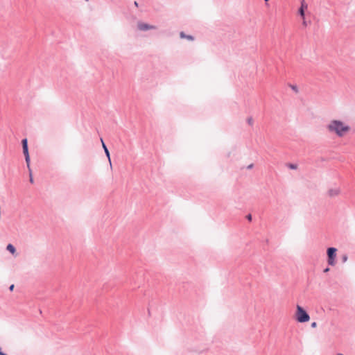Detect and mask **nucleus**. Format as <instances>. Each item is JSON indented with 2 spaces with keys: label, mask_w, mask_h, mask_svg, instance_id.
<instances>
[{
  "label": "nucleus",
  "mask_w": 355,
  "mask_h": 355,
  "mask_svg": "<svg viewBox=\"0 0 355 355\" xmlns=\"http://www.w3.org/2000/svg\"><path fill=\"white\" fill-rule=\"evenodd\" d=\"M134 4L135 6H137V7L138 6V3L137 1H135Z\"/></svg>",
  "instance_id": "obj_20"
},
{
  "label": "nucleus",
  "mask_w": 355,
  "mask_h": 355,
  "mask_svg": "<svg viewBox=\"0 0 355 355\" xmlns=\"http://www.w3.org/2000/svg\"><path fill=\"white\" fill-rule=\"evenodd\" d=\"M13 289H14V285L12 284L11 286H10L9 290L12 291Z\"/></svg>",
  "instance_id": "obj_17"
},
{
  "label": "nucleus",
  "mask_w": 355,
  "mask_h": 355,
  "mask_svg": "<svg viewBox=\"0 0 355 355\" xmlns=\"http://www.w3.org/2000/svg\"><path fill=\"white\" fill-rule=\"evenodd\" d=\"M101 141H102V144H103V148L104 149L105 153L107 157L108 158L110 164H111V159H110V156L109 150H108L107 148L106 147L105 144H104V142L103 141V139H101Z\"/></svg>",
  "instance_id": "obj_10"
},
{
  "label": "nucleus",
  "mask_w": 355,
  "mask_h": 355,
  "mask_svg": "<svg viewBox=\"0 0 355 355\" xmlns=\"http://www.w3.org/2000/svg\"><path fill=\"white\" fill-rule=\"evenodd\" d=\"M303 24H304V26H306V22L305 21H303Z\"/></svg>",
  "instance_id": "obj_23"
},
{
  "label": "nucleus",
  "mask_w": 355,
  "mask_h": 355,
  "mask_svg": "<svg viewBox=\"0 0 355 355\" xmlns=\"http://www.w3.org/2000/svg\"><path fill=\"white\" fill-rule=\"evenodd\" d=\"M21 143H22L23 153L25 157L26 163L27 164V167L29 168L30 156H29V153H28L27 139H24L21 141Z\"/></svg>",
  "instance_id": "obj_4"
},
{
  "label": "nucleus",
  "mask_w": 355,
  "mask_h": 355,
  "mask_svg": "<svg viewBox=\"0 0 355 355\" xmlns=\"http://www.w3.org/2000/svg\"><path fill=\"white\" fill-rule=\"evenodd\" d=\"M247 121H248V123L250 125H252L253 124V119L252 117H249L248 119H247Z\"/></svg>",
  "instance_id": "obj_13"
},
{
  "label": "nucleus",
  "mask_w": 355,
  "mask_h": 355,
  "mask_svg": "<svg viewBox=\"0 0 355 355\" xmlns=\"http://www.w3.org/2000/svg\"><path fill=\"white\" fill-rule=\"evenodd\" d=\"M327 130L339 138L345 137L351 130V127L345 122L339 119L331 120L327 125Z\"/></svg>",
  "instance_id": "obj_1"
},
{
  "label": "nucleus",
  "mask_w": 355,
  "mask_h": 355,
  "mask_svg": "<svg viewBox=\"0 0 355 355\" xmlns=\"http://www.w3.org/2000/svg\"><path fill=\"white\" fill-rule=\"evenodd\" d=\"M340 193V189L338 187H335L330 189L328 191L329 196L331 197H334L338 196Z\"/></svg>",
  "instance_id": "obj_7"
},
{
  "label": "nucleus",
  "mask_w": 355,
  "mask_h": 355,
  "mask_svg": "<svg viewBox=\"0 0 355 355\" xmlns=\"http://www.w3.org/2000/svg\"><path fill=\"white\" fill-rule=\"evenodd\" d=\"M86 1H89V0H85Z\"/></svg>",
  "instance_id": "obj_26"
},
{
  "label": "nucleus",
  "mask_w": 355,
  "mask_h": 355,
  "mask_svg": "<svg viewBox=\"0 0 355 355\" xmlns=\"http://www.w3.org/2000/svg\"><path fill=\"white\" fill-rule=\"evenodd\" d=\"M6 250L10 252L12 255L16 256V249L12 244H8L6 246Z\"/></svg>",
  "instance_id": "obj_8"
},
{
  "label": "nucleus",
  "mask_w": 355,
  "mask_h": 355,
  "mask_svg": "<svg viewBox=\"0 0 355 355\" xmlns=\"http://www.w3.org/2000/svg\"><path fill=\"white\" fill-rule=\"evenodd\" d=\"M311 326L312 328H315L317 327V323L315 322H313L311 323Z\"/></svg>",
  "instance_id": "obj_15"
},
{
  "label": "nucleus",
  "mask_w": 355,
  "mask_h": 355,
  "mask_svg": "<svg viewBox=\"0 0 355 355\" xmlns=\"http://www.w3.org/2000/svg\"><path fill=\"white\" fill-rule=\"evenodd\" d=\"M28 168V171H29V181L31 183H33V175H32V171L31 169V167L29 166Z\"/></svg>",
  "instance_id": "obj_11"
},
{
  "label": "nucleus",
  "mask_w": 355,
  "mask_h": 355,
  "mask_svg": "<svg viewBox=\"0 0 355 355\" xmlns=\"http://www.w3.org/2000/svg\"><path fill=\"white\" fill-rule=\"evenodd\" d=\"M327 271H329V268H328L324 270V272H327Z\"/></svg>",
  "instance_id": "obj_24"
},
{
  "label": "nucleus",
  "mask_w": 355,
  "mask_h": 355,
  "mask_svg": "<svg viewBox=\"0 0 355 355\" xmlns=\"http://www.w3.org/2000/svg\"><path fill=\"white\" fill-rule=\"evenodd\" d=\"M266 2L268 1L269 0H264Z\"/></svg>",
  "instance_id": "obj_25"
},
{
  "label": "nucleus",
  "mask_w": 355,
  "mask_h": 355,
  "mask_svg": "<svg viewBox=\"0 0 355 355\" xmlns=\"http://www.w3.org/2000/svg\"><path fill=\"white\" fill-rule=\"evenodd\" d=\"M0 355H8L7 354L3 352L1 349L0 350Z\"/></svg>",
  "instance_id": "obj_18"
},
{
  "label": "nucleus",
  "mask_w": 355,
  "mask_h": 355,
  "mask_svg": "<svg viewBox=\"0 0 355 355\" xmlns=\"http://www.w3.org/2000/svg\"><path fill=\"white\" fill-rule=\"evenodd\" d=\"M137 28L141 31H150V30H156L157 29V26L150 25V24L142 22V21H139L137 23Z\"/></svg>",
  "instance_id": "obj_5"
},
{
  "label": "nucleus",
  "mask_w": 355,
  "mask_h": 355,
  "mask_svg": "<svg viewBox=\"0 0 355 355\" xmlns=\"http://www.w3.org/2000/svg\"><path fill=\"white\" fill-rule=\"evenodd\" d=\"M252 166H253L252 164H250V165H249V166H248V168H252Z\"/></svg>",
  "instance_id": "obj_21"
},
{
  "label": "nucleus",
  "mask_w": 355,
  "mask_h": 355,
  "mask_svg": "<svg viewBox=\"0 0 355 355\" xmlns=\"http://www.w3.org/2000/svg\"><path fill=\"white\" fill-rule=\"evenodd\" d=\"M288 167L291 168V169H296L297 168V165L296 164H288Z\"/></svg>",
  "instance_id": "obj_12"
},
{
  "label": "nucleus",
  "mask_w": 355,
  "mask_h": 355,
  "mask_svg": "<svg viewBox=\"0 0 355 355\" xmlns=\"http://www.w3.org/2000/svg\"><path fill=\"white\" fill-rule=\"evenodd\" d=\"M295 319L299 322H306L310 320V316L307 312L300 305L296 306Z\"/></svg>",
  "instance_id": "obj_2"
},
{
  "label": "nucleus",
  "mask_w": 355,
  "mask_h": 355,
  "mask_svg": "<svg viewBox=\"0 0 355 355\" xmlns=\"http://www.w3.org/2000/svg\"><path fill=\"white\" fill-rule=\"evenodd\" d=\"M247 219H248V220H252V216H251V214H248V215L247 216Z\"/></svg>",
  "instance_id": "obj_16"
},
{
  "label": "nucleus",
  "mask_w": 355,
  "mask_h": 355,
  "mask_svg": "<svg viewBox=\"0 0 355 355\" xmlns=\"http://www.w3.org/2000/svg\"><path fill=\"white\" fill-rule=\"evenodd\" d=\"M337 249L333 247L329 248L327 250V262L330 266H334L336 264Z\"/></svg>",
  "instance_id": "obj_3"
},
{
  "label": "nucleus",
  "mask_w": 355,
  "mask_h": 355,
  "mask_svg": "<svg viewBox=\"0 0 355 355\" xmlns=\"http://www.w3.org/2000/svg\"><path fill=\"white\" fill-rule=\"evenodd\" d=\"M336 355H344V354H342V353H338V354H336Z\"/></svg>",
  "instance_id": "obj_22"
},
{
  "label": "nucleus",
  "mask_w": 355,
  "mask_h": 355,
  "mask_svg": "<svg viewBox=\"0 0 355 355\" xmlns=\"http://www.w3.org/2000/svg\"><path fill=\"white\" fill-rule=\"evenodd\" d=\"M180 38L182 39H187L188 40H191V41H193V37L192 35H186L184 32H180Z\"/></svg>",
  "instance_id": "obj_9"
},
{
  "label": "nucleus",
  "mask_w": 355,
  "mask_h": 355,
  "mask_svg": "<svg viewBox=\"0 0 355 355\" xmlns=\"http://www.w3.org/2000/svg\"><path fill=\"white\" fill-rule=\"evenodd\" d=\"M342 259H343V261L345 262L347 260V255H344V256H343Z\"/></svg>",
  "instance_id": "obj_14"
},
{
  "label": "nucleus",
  "mask_w": 355,
  "mask_h": 355,
  "mask_svg": "<svg viewBox=\"0 0 355 355\" xmlns=\"http://www.w3.org/2000/svg\"><path fill=\"white\" fill-rule=\"evenodd\" d=\"M307 7H308V6L305 3L304 0H302V2H301V7L299 9V14L303 18L304 17V15H305L304 14V10L307 8Z\"/></svg>",
  "instance_id": "obj_6"
},
{
  "label": "nucleus",
  "mask_w": 355,
  "mask_h": 355,
  "mask_svg": "<svg viewBox=\"0 0 355 355\" xmlns=\"http://www.w3.org/2000/svg\"><path fill=\"white\" fill-rule=\"evenodd\" d=\"M292 89L297 92V87L296 86H292Z\"/></svg>",
  "instance_id": "obj_19"
}]
</instances>
